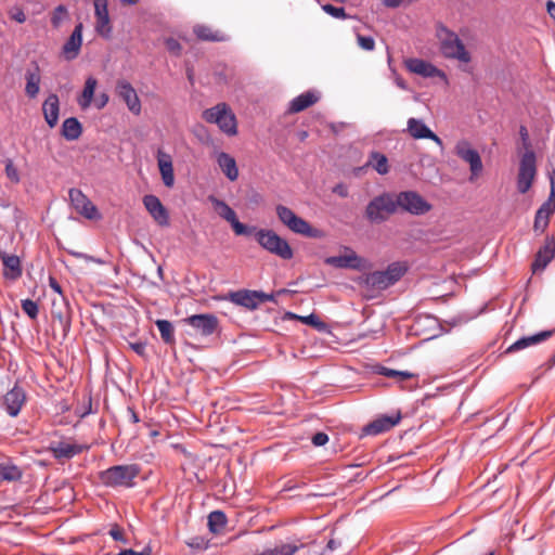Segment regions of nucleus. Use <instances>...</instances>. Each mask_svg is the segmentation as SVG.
<instances>
[{
  "label": "nucleus",
  "instance_id": "61",
  "mask_svg": "<svg viewBox=\"0 0 555 555\" xmlns=\"http://www.w3.org/2000/svg\"><path fill=\"white\" fill-rule=\"evenodd\" d=\"M49 285H50V287H51L55 293H57V294H60V295H62V294H63V293H62V287H61V285L59 284V282H57L54 278H52V276H50V278H49Z\"/></svg>",
  "mask_w": 555,
  "mask_h": 555
},
{
  "label": "nucleus",
  "instance_id": "35",
  "mask_svg": "<svg viewBox=\"0 0 555 555\" xmlns=\"http://www.w3.org/2000/svg\"><path fill=\"white\" fill-rule=\"evenodd\" d=\"M96 85L98 80L94 77L90 76L86 79L82 93L78 98V104L81 108L86 109L91 105Z\"/></svg>",
  "mask_w": 555,
  "mask_h": 555
},
{
  "label": "nucleus",
  "instance_id": "41",
  "mask_svg": "<svg viewBox=\"0 0 555 555\" xmlns=\"http://www.w3.org/2000/svg\"><path fill=\"white\" fill-rule=\"evenodd\" d=\"M376 372L385 377L395 378L399 383H401L405 379L416 377L415 374H413L409 371H397V370L389 369L386 366H379Z\"/></svg>",
  "mask_w": 555,
  "mask_h": 555
},
{
  "label": "nucleus",
  "instance_id": "14",
  "mask_svg": "<svg viewBox=\"0 0 555 555\" xmlns=\"http://www.w3.org/2000/svg\"><path fill=\"white\" fill-rule=\"evenodd\" d=\"M95 30L103 38H111L112 25L107 9V0H94Z\"/></svg>",
  "mask_w": 555,
  "mask_h": 555
},
{
  "label": "nucleus",
  "instance_id": "27",
  "mask_svg": "<svg viewBox=\"0 0 555 555\" xmlns=\"http://www.w3.org/2000/svg\"><path fill=\"white\" fill-rule=\"evenodd\" d=\"M552 335H553V331H542V332L533 334V335L524 336V337L517 339L514 344H512L507 348L506 352H515L518 350H522L527 347L538 345V344L546 340L547 338H550Z\"/></svg>",
  "mask_w": 555,
  "mask_h": 555
},
{
  "label": "nucleus",
  "instance_id": "18",
  "mask_svg": "<svg viewBox=\"0 0 555 555\" xmlns=\"http://www.w3.org/2000/svg\"><path fill=\"white\" fill-rule=\"evenodd\" d=\"M348 254L339 256H330L325 258L324 262L328 266L338 269H354L360 270L363 267V259L359 257L353 250L347 249Z\"/></svg>",
  "mask_w": 555,
  "mask_h": 555
},
{
  "label": "nucleus",
  "instance_id": "49",
  "mask_svg": "<svg viewBox=\"0 0 555 555\" xmlns=\"http://www.w3.org/2000/svg\"><path fill=\"white\" fill-rule=\"evenodd\" d=\"M188 546L194 550H206L208 546L207 540H205L203 537H193L188 540L186 542Z\"/></svg>",
  "mask_w": 555,
  "mask_h": 555
},
{
  "label": "nucleus",
  "instance_id": "9",
  "mask_svg": "<svg viewBox=\"0 0 555 555\" xmlns=\"http://www.w3.org/2000/svg\"><path fill=\"white\" fill-rule=\"evenodd\" d=\"M209 201L214 205L218 215L231 224L236 235H250L256 230V227H248L240 222L235 211L225 202L215 196H210Z\"/></svg>",
  "mask_w": 555,
  "mask_h": 555
},
{
  "label": "nucleus",
  "instance_id": "53",
  "mask_svg": "<svg viewBox=\"0 0 555 555\" xmlns=\"http://www.w3.org/2000/svg\"><path fill=\"white\" fill-rule=\"evenodd\" d=\"M256 300H257V307L261 302L275 301V294L274 293L267 294L262 291H256Z\"/></svg>",
  "mask_w": 555,
  "mask_h": 555
},
{
  "label": "nucleus",
  "instance_id": "13",
  "mask_svg": "<svg viewBox=\"0 0 555 555\" xmlns=\"http://www.w3.org/2000/svg\"><path fill=\"white\" fill-rule=\"evenodd\" d=\"M69 201L75 210L89 220L100 218L98 208L92 202L78 189H70L68 192Z\"/></svg>",
  "mask_w": 555,
  "mask_h": 555
},
{
  "label": "nucleus",
  "instance_id": "39",
  "mask_svg": "<svg viewBox=\"0 0 555 555\" xmlns=\"http://www.w3.org/2000/svg\"><path fill=\"white\" fill-rule=\"evenodd\" d=\"M227 525V516L222 511H214L208 515V528L212 533H219Z\"/></svg>",
  "mask_w": 555,
  "mask_h": 555
},
{
  "label": "nucleus",
  "instance_id": "36",
  "mask_svg": "<svg viewBox=\"0 0 555 555\" xmlns=\"http://www.w3.org/2000/svg\"><path fill=\"white\" fill-rule=\"evenodd\" d=\"M22 469L11 462L0 463V483L17 481L22 478Z\"/></svg>",
  "mask_w": 555,
  "mask_h": 555
},
{
  "label": "nucleus",
  "instance_id": "38",
  "mask_svg": "<svg viewBox=\"0 0 555 555\" xmlns=\"http://www.w3.org/2000/svg\"><path fill=\"white\" fill-rule=\"evenodd\" d=\"M194 34L201 40L205 41H224L225 36L220 31H214L210 27L206 25H196L194 27Z\"/></svg>",
  "mask_w": 555,
  "mask_h": 555
},
{
  "label": "nucleus",
  "instance_id": "62",
  "mask_svg": "<svg viewBox=\"0 0 555 555\" xmlns=\"http://www.w3.org/2000/svg\"><path fill=\"white\" fill-rule=\"evenodd\" d=\"M341 542L340 541H337L335 539H331L328 542H327V545H326V550L330 551V552H333L335 551L338 546H340Z\"/></svg>",
  "mask_w": 555,
  "mask_h": 555
},
{
  "label": "nucleus",
  "instance_id": "42",
  "mask_svg": "<svg viewBox=\"0 0 555 555\" xmlns=\"http://www.w3.org/2000/svg\"><path fill=\"white\" fill-rule=\"evenodd\" d=\"M289 319H299L302 323L313 326L318 331H325L326 324L320 320L318 315L311 313L309 315L300 317L292 312L286 314Z\"/></svg>",
  "mask_w": 555,
  "mask_h": 555
},
{
  "label": "nucleus",
  "instance_id": "5",
  "mask_svg": "<svg viewBox=\"0 0 555 555\" xmlns=\"http://www.w3.org/2000/svg\"><path fill=\"white\" fill-rule=\"evenodd\" d=\"M279 220L292 232L307 237H319L320 231L312 228L308 221L297 216L291 208L279 204L275 207Z\"/></svg>",
  "mask_w": 555,
  "mask_h": 555
},
{
  "label": "nucleus",
  "instance_id": "21",
  "mask_svg": "<svg viewBox=\"0 0 555 555\" xmlns=\"http://www.w3.org/2000/svg\"><path fill=\"white\" fill-rule=\"evenodd\" d=\"M401 420V414L397 413L392 416L383 415L364 426L363 433L369 436H376L388 431L395 427Z\"/></svg>",
  "mask_w": 555,
  "mask_h": 555
},
{
  "label": "nucleus",
  "instance_id": "57",
  "mask_svg": "<svg viewBox=\"0 0 555 555\" xmlns=\"http://www.w3.org/2000/svg\"><path fill=\"white\" fill-rule=\"evenodd\" d=\"M11 17L17 23H24L26 21V15L21 9H15L11 12Z\"/></svg>",
  "mask_w": 555,
  "mask_h": 555
},
{
  "label": "nucleus",
  "instance_id": "33",
  "mask_svg": "<svg viewBox=\"0 0 555 555\" xmlns=\"http://www.w3.org/2000/svg\"><path fill=\"white\" fill-rule=\"evenodd\" d=\"M82 133V126L76 117H68L62 124L61 134L67 141L79 139Z\"/></svg>",
  "mask_w": 555,
  "mask_h": 555
},
{
  "label": "nucleus",
  "instance_id": "47",
  "mask_svg": "<svg viewBox=\"0 0 555 555\" xmlns=\"http://www.w3.org/2000/svg\"><path fill=\"white\" fill-rule=\"evenodd\" d=\"M322 10L327 13L328 15L335 17V18H345L346 12L345 9L341 7H334L332 4H324L322 5Z\"/></svg>",
  "mask_w": 555,
  "mask_h": 555
},
{
  "label": "nucleus",
  "instance_id": "15",
  "mask_svg": "<svg viewBox=\"0 0 555 555\" xmlns=\"http://www.w3.org/2000/svg\"><path fill=\"white\" fill-rule=\"evenodd\" d=\"M143 205L149 211L154 221L160 227L169 225V214L166 207L162 204L160 199L153 195L147 194L143 197Z\"/></svg>",
  "mask_w": 555,
  "mask_h": 555
},
{
  "label": "nucleus",
  "instance_id": "56",
  "mask_svg": "<svg viewBox=\"0 0 555 555\" xmlns=\"http://www.w3.org/2000/svg\"><path fill=\"white\" fill-rule=\"evenodd\" d=\"M519 135H520V139L522 141V144L524 146L529 150V145H530V142H529V133H528V130L525 126H520L519 128Z\"/></svg>",
  "mask_w": 555,
  "mask_h": 555
},
{
  "label": "nucleus",
  "instance_id": "23",
  "mask_svg": "<svg viewBox=\"0 0 555 555\" xmlns=\"http://www.w3.org/2000/svg\"><path fill=\"white\" fill-rule=\"evenodd\" d=\"M3 262V278L9 281H16L23 274L21 259L16 255L0 253Z\"/></svg>",
  "mask_w": 555,
  "mask_h": 555
},
{
  "label": "nucleus",
  "instance_id": "32",
  "mask_svg": "<svg viewBox=\"0 0 555 555\" xmlns=\"http://www.w3.org/2000/svg\"><path fill=\"white\" fill-rule=\"evenodd\" d=\"M217 163L222 172L230 181H235L238 178V168L234 157L225 152H221L217 156Z\"/></svg>",
  "mask_w": 555,
  "mask_h": 555
},
{
  "label": "nucleus",
  "instance_id": "51",
  "mask_svg": "<svg viewBox=\"0 0 555 555\" xmlns=\"http://www.w3.org/2000/svg\"><path fill=\"white\" fill-rule=\"evenodd\" d=\"M165 44H166V48L167 50L175 54V55H179L180 52H181V44L179 43V41L175 38H166L165 39Z\"/></svg>",
  "mask_w": 555,
  "mask_h": 555
},
{
  "label": "nucleus",
  "instance_id": "1",
  "mask_svg": "<svg viewBox=\"0 0 555 555\" xmlns=\"http://www.w3.org/2000/svg\"><path fill=\"white\" fill-rule=\"evenodd\" d=\"M397 195L391 192H383L369 202L365 208V217L373 223H380L398 211Z\"/></svg>",
  "mask_w": 555,
  "mask_h": 555
},
{
  "label": "nucleus",
  "instance_id": "19",
  "mask_svg": "<svg viewBox=\"0 0 555 555\" xmlns=\"http://www.w3.org/2000/svg\"><path fill=\"white\" fill-rule=\"evenodd\" d=\"M25 400L26 395L23 388L14 386L10 391L5 393L3 398L4 410L10 416L15 417L21 412Z\"/></svg>",
  "mask_w": 555,
  "mask_h": 555
},
{
  "label": "nucleus",
  "instance_id": "28",
  "mask_svg": "<svg viewBox=\"0 0 555 555\" xmlns=\"http://www.w3.org/2000/svg\"><path fill=\"white\" fill-rule=\"evenodd\" d=\"M227 298L236 306H241L249 310L257 309L256 291L240 289L231 292Z\"/></svg>",
  "mask_w": 555,
  "mask_h": 555
},
{
  "label": "nucleus",
  "instance_id": "44",
  "mask_svg": "<svg viewBox=\"0 0 555 555\" xmlns=\"http://www.w3.org/2000/svg\"><path fill=\"white\" fill-rule=\"evenodd\" d=\"M23 311L33 320L37 319L39 313L38 304L31 299H23L21 301Z\"/></svg>",
  "mask_w": 555,
  "mask_h": 555
},
{
  "label": "nucleus",
  "instance_id": "17",
  "mask_svg": "<svg viewBox=\"0 0 555 555\" xmlns=\"http://www.w3.org/2000/svg\"><path fill=\"white\" fill-rule=\"evenodd\" d=\"M406 68L416 75L425 78L439 77L443 81H448L447 75L443 70L437 68L429 62L421 59H410L405 62Z\"/></svg>",
  "mask_w": 555,
  "mask_h": 555
},
{
  "label": "nucleus",
  "instance_id": "26",
  "mask_svg": "<svg viewBox=\"0 0 555 555\" xmlns=\"http://www.w3.org/2000/svg\"><path fill=\"white\" fill-rule=\"evenodd\" d=\"M555 256V242L546 238L545 244L538 250L532 263V270H544Z\"/></svg>",
  "mask_w": 555,
  "mask_h": 555
},
{
  "label": "nucleus",
  "instance_id": "58",
  "mask_svg": "<svg viewBox=\"0 0 555 555\" xmlns=\"http://www.w3.org/2000/svg\"><path fill=\"white\" fill-rule=\"evenodd\" d=\"M108 100H109V98H108L107 93H101L99 95V98L95 100L96 108L102 109L103 107H105L106 104L108 103Z\"/></svg>",
  "mask_w": 555,
  "mask_h": 555
},
{
  "label": "nucleus",
  "instance_id": "4",
  "mask_svg": "<svg viewBox=\"0 0 555 555\" xmlns=\"http://www.w3.org/2000/svg\"><path fill=\"white\" fill-rule=\"evenodd\" d=\"M203 119L209 124H216L227 135L237 133V122L234 113L225 103H219L203 112Z\"/></svg>",
  "mask_w": 555,
  "mask_h": 555
},
{
  "label": "nucleus",
  "instance_id": "59",
  "mask_svg": "<svg viewBox=\"0 0 555 555\" xmlns=\"http://www.w3.org/2000/svg\"><path fill=\"white\" fill-rule=\"evenodd\" d=\"M548 178H550V185H551L548 198H553V201H555V169H553L551 172H548Z\"/></svg>",
  "mask_w": 555,
  "mask_h": 555
},
{
  "label": "nucleus",
  "instance_id": "25",
  "mask_svg": "<svg viewBox=\"0 0 555 555\" xmlns=\"http://www.w3.org/2000/svg\"><path fill=\"white\" fill-rule=\"evenodd\" d=\"M49 450L52 452L53 457L61 460H69L75 455L82 452L83 447L77 443H68L64 441L51 442Z\"/></svg>",
  "mask_w": 555,
  "mask_h": 555
},
{
  "label": "nucleus",
  "instance_id": "29",
  "mask_svg": "<svg viewBox=\"0 0 555 555\" xmlns=\"http://www.w3.org/2000/svg\"><path fill=\"white\" fill-rule=\"evenodd\" d=\"M26 86L25 93L29 99H35L40 91V68L37 63H34L33 69H27L25 73Z\"/></svg>",
  "mask_w": 555,
  "mask_h": 555
},
{
  "label": "nucleus",
  "instance_id": "6",
  "mask_svg": "<svg viewBox=\"0 0 555 555\" xmlns=\"http://www.w3.org/2000/svg\"><path fill=\"white\" fill-rule=\"evenodd\" d=\"M439 38L440 49L446 57L459 60L463 63H468L470 61L469 53L466 51L463 42L454 33L448 30L444 27H441L439 30Z\"/></svg>",
  "mask_w": 555,
  "mask_h": 555
},
{
  "label": "nucleus",
  "instance_id": "20",
  "mask_svg": "<svg viewBox=\"0 0 555 555\" xmlns=\"http://www.w3.org/2000/svg\"><path fill=\"white\" fill-rule=\"evenodd\" d=\"M82 29L83 26L81 23L77 24L69 36V38L66 40L62 48V53L67 61L75 60L81 49L82 46Z\"/></svg>",
  "mask_w": 555,
  "mask_h": 555
},
{
  "label": "nucleus",
  "instance_id": "10",
  "mask_svg": "<svg viewBox=\"0 0 555 555\" xmlns=\"http://www.w3.org/2000/svg\"><path fill=\"white\" fill-rule=\"evenodd\" d=\"M456 155L464 162L469 164L470 168V178L473 181L474 178L478 177L482 171V162L479 153L474 150L469 142L466 140L459 141L455 146Z\"/></svg>",
  "mask_w": 555,
  "mask_h": 555
},
{
  "label": "nucleus",
  "instance_id": "43",
  "mask_svg": "<svg viewBox=\"0 0 555 555\" xmlns=\"http://www.w3.org/2000/svg\"><path fill=\"white\" fill-rule=\"evenodd\" d=\"M405 271L406 268L400 262H392L387 267L386 270H384L388 278V281H390L392 285L403 276Z\"/></svg>",
  "mask_w": 555,
  "mask_h": 555
},
{
  "label": "nucleus",
  "instance_id": "60",
  "mask_svg": "<svg viewBox=\"0 0 555 555\" xmlns=\"http://www.w3.org/2000/svg\"><path fill=\"white\" fill-rule=\"evenodd\" d=\"M333 192L338 194L340 197H347L348 196V189L345 184H337L334 189H333Z\"/></svg>",
  "mask_w": 555,
  "mask_h": 555
},
{
  "label": "nucleus",
  "instance_id": "55",
  "mask_svg": "<svg viewBox=\"0 0 555 555\" xmlns=\"http://www.w3.org/2000/svg\"><path fill=\"white\" fill-rule=\"evenodd\" d=\"M152 550L150 546H145L142 551L137 552L131 548L121 550L117 555H151Z\"/></svg>",
  "mask_w": 555,
  "mask_h": 555
},
{
  "label": "nucleus",
  "instance_id": "50",
  "mask_svg": "<svg viewBox=\"0 0 555 555\" xmlns=\"http://www.w3.org/2000/svg\"><path fill=\"white\" fill-rule=\"evenodd\" d=\"M108 534L117 542H121L124 544L128 543V540L125 538L124 531L117 525H114L109 529Z\"/></svg>",
  "mask_w": 555,
  "mask_h": 555
},
{
  "label": "nucleus",
  "instance_id": "37",
  "mask_svg": "<svg viewBox=\"0 0 555 555\" xmlns=\"http://www.w3.org/2000/svg\"><path fill=\"white\" fill-rule=\"evenodd\" d=\"M366 166H371L380 176H385L389 172L388 158L386 155L376 151L370 153Z\"/></svg>",
  "mask_w": 555,
  "mask_h": 555
},
{
  "label": "nucleus",
  "instance_id": "7",
  "mask_svg": "<svg viewBox=\"0 0 555 555\" xmlns=\"http://www.w3.org/2000/svg\"><path fill=\"white\" fill-rule=\"evenodd\" d=\"M398 210L408 212L413 216H423L429 212L433 208L431 204L427 202L416 191H401L396 193Z\"/></svg>",
  "mask_w": 555,
  "mask_h": 555
},
{
  "label": "nucleus",
  "instance_id": "8",
  "mask_svg": "<svg viewBox=\"0 0 555 555\" xmlns=\"http://www.w3.org/2000/svg\"><path fill=\"white\" fill-rule=\"evenodd\" d=\"M537 175V158L532 150H527L520 157L517 175V190L519 193H527Z\"/></svg>",
  "mask_w": 555,
  "mask_h": 555
},
{
  "label": "nucleus",
  "instance_id": "11",
  "mask_svg": "<svg viewBox=\"0 0 555 555\" xmlns=\"http://www.w3.org/2000/svg\"><path fill=\"white\" fill-rule=\"evenodd\" d=\"M116 94L124 101L127 108L135 116L142 111L141 101L135 89L126 79H118L116 82Z\"/></svg>",
  "mask_w": 555,
  "mask_h": 555
},
{
  "label": "nucleus",
  "instance_id": "31",
  "mask_svg": "<svg viewBox=\"0 0 555 555\" xmlns=\"http://www.w3.org/2000/svg\"><path fill=\"white\" fill-rule=\"evenodd\" d=\"M319 100V94L314 91H307L298 96L294 98L288 106V112L291 113H299L309 106L317 103Z\"/></svg>",
  "mask_w": 555,
  "mask_h": 555
},
{
  "label": "nucleus",
  "instance_id": "3",
  "mask_svg": "<svg viewBox=\"0 0 555 555\" xmlns=\"http://www.w3.org/2000/svg\"><path fill=\"white\" fill-rule=\"evenodd\" d=\"M253 233H255L257 243L270 254L284 260L293 258L294 253L288 242L273 230L256 229Z\"/></svg>",
  "mask_w": 555,
  "mask_h": 555
},
{
  "label": "nucleus",
  "instance_id": "48",
  "mask_svg": "<svg viewBox=\"0 0 555 555\" xmlns=\"http://www.w3.org/2000/svg\"><path fill=\"white\" fill-rule=\"evenodd\" d=\"M5 175L14 183L20 182V173L11 159L5 163Z\"/></svg>",
  "mask_w": 555,
  "mask_h": 555
},
{
  "label": "nucleus",
  "instance_id": "24",
  "mask_svg": "<svg viewBox=\"0 0 555 555\" xmlns=\"http://www.w3.org/2000/svg\"><path fill=\"white\" fill-rule=\"evenodd\" d=\"M42 114L50 128H54L59 122L60 100L55 93L49 94L42 104Z\"/></svg>",
  "mask_w": 555,
  "mask_h": 555
},
{
  "label": "nucleus",
  "instance_id": "12",
  "mask_svg": "<svg viewBox=\"0 0 555 555\" xmlns=\"http://www.w3.org/2000/svg\"><path fill=\"white\" fill-rule=\"evenodd\" d=\"M185 323L202 336L212 335L219 325L218 318L211 313L193 314L186 318Z\"/></svg>",
  "mask_w": 555,
  "mask_h": 555
},
{
  "label": "nucleus",
  "instance_id": "30",
  "mask_svg": "<svg viewBox=\"0 0 555 555\" xmlns=\"http://www.w3.org/2000/svg\"><path fill=\"white\" fill-rule=\"evenodd\" d=\"M555 211V201L547 198L537 210L534 217V230L544 231L548 224L550 216Z\"/></svg>",
  "mask_w": 555,
  "mask_h": 555
},
{
  "label": "nucleus",
  "instance_id": "46",
  "mask_svg": "<svg viewBox=\"0 0 555 555\" xmlns=\"http://www.w3.org/2000/svg\"><path fill=\"white\" fill-rule=\"evenodd\" d=\"M357 41L361 49L365 51H373L375 48V40L371 36L357 35Z\"/></svg>",
  "mask_w": 555,
  "mask_h": 555
},
{
  "label": "nucleus",
  "instance_id": "22",
  "mask_svg": "<svg viewBox=\"0 0 555 555\" xmlns=\"http://www.w3.org/2000/svg\"><path fill=\"white\" fill-rule=\"evenodd\" d=\"M156 158L163 183L167 188H172L175 184V173L171 155L159 149Z\"/></svg>",
  "mask_w": 555,
  "mask_h": 555
},
{
  "label": "nucleus",
  "instance_id": "63",
  "mask_svg": "<svg viewBox=\"0 0 555 555\" xmlns=\"http://www.w3.org/2000/svg\"><path fill=\"white\" fill-rule=\"evenodd\" d=\"M404 0H384V4L387 8H398L403 3Z\"/></svg>",
  "mask_w": 555,
  "mask_h": 555
},
{
  "label": "nucleus",
  "instance_id": "2",
  "mask_svg": "<svg viewBox=\"0 0 555 555\" xmlns=\"http://www.w3.org/2000/svg\"><path fill=\"white\" fill-rule=\"evenodd\" d=\"M140 474V468L135 464L115 465L100 473V480L106 487L117 488L133 487V480Z\"/></svg>",
  "mask_w": 555,
  "mask_h": 555
},
{
  "label": "nucleus",
  "instance_id": "54",
  "mask_svg": "<svg viewBox=\"0 0 555 555\" xmlns=\"http://www.w3.org/2000/svg\"><path fill=\"white\" fill-rule=\"evenodd\" d=\"M327 441H328V436L325 433L320 431L312 436V443L315 447H322V446L326 444Z\"/></svg>",
  "mask_w": 555,
  "mask_h": 555
},
{
  "label": "nucleus",
  "instance_id": "45",
  "mask_svg": "<svg viewBox=\"0 0 555 555\" xmlns=\"http://www.w3.org/2000/svg\"><path fill=\"white\" fill-rule=\"evenodd\" d=\"M66 16H67V9L62 4L57 5L54 9L52 17H51V23H52L53 27L59 28Z\"/></svg>",
  "mask_w": 555,
  "mask_h": 555
},
{
  "label": "nucleus",
  "instance_id": "16",
  "mask_svg": "<svg viewBox=\"0 0 555 555\" xmlns=\"http://www.w3.org/2000/svg\"><path fill=\"white\" fill-rule=\"evenodd\" d=\"M406 130L413 139H429L441 149L443 147L442 140L422 119L414 117L409 118L406 121Z\"/></svg>",
  "mask_w": 555,
  "mask_h": 555
},
{
  "label": "nucleus",
  "instance_id": "64",
  "mask_svg": "<svg viewBox=\"0 0 555 555\" xmlns=\"http://www.w3.org/2000/svg\"><path fill=\"white\" fill-rule=\"evenodd\" d=\"M546 9L550 16L555 20V2L548 0L546 3Z\"/></svg>",
  "mask_w": 555,
  "mask_h": 555
},
{
  "label": "nucleus",
  "instance_id": "34",
  "mask_svg": "<svg viewBox=\"0 0 555 555\" xmlns=\"http://www.w3.org/2000/svg\"><path fill=\"white\" fill-rule=\"evenodd\" d=\"M363 284L372 289L383 291L391 286V282L384 271H374L365 275Z\"/></svg>",
  "mask_w": 555,
  "mask_h": 555
},
{
  "label": "nucleus",
  "instance_id": "40",
  "mask_svg": "<svg viewBox=\"0 0 555 555\" xmlns=\"http://www.w3.org/2000/svg\"><path fill=\"white\" fill-rule=\"evenodd\" d=\"M155 324L160 333V337L164 340V343L173 344L176 338L172 323L168 320H157Z\"/></svg>",
  "mask_w": 555,
  "mask_h": 555
},
{
  "label": "nucleus",
  "instance_id": "52",
  "mask_svg": "<svg viewBox=\"0 0 555 555\" xmlns=\"http://www.w3.org/2000/svg\"><path fill=\"white\" fill-rule=\"evenodd\" d=\"M129 347L140 357L146 358V343L145 341H134L129 343Z\"/></svg>",
  "mask_w": 555,
  "mask_h": 555
}]
</instances>
